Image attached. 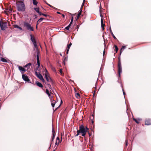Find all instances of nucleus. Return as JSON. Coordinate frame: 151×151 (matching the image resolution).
Segmentation results:
<instances>
[{
	"instance_id": "obj_1",
	"label": "nucleus",
	"mask_w": 151,
	"mask_h": 151,
	"mask_svg": "<svg viewBox=\"0 0 151 151\" xmlns=\"http://www.w3.org/2000/svg\"><path fill=\"white\" fill-rule=\"evenodd\" d=\"M89 129L87 127H85L83 125H81L79 127V129L77 131V134L76 137L78 136L80 133H82V136L84 137L87 132H88Z\"/></svg>"
},
{
	"instance_id": "obj_2",
	"label": "nucleus",
	"mask_w": 151,
	"mask_h": 151,
	"mask_svg": "<svg viewBox=\"0 0 151 151\" xmlns=\"http://www.w3.org/2000/svg\"><path fill=\"white\" fill-rule=\"evenodd\" d=\"M16 4H17V8L18 11L24 12L25 11V7L23 1L16 0Z\"/></svg>"
},
{
	"instance_id": "obj_3",
	"label": "nucleus",
	"mask_w": 151,
	"mask_h": 151,
	"mask_svg": "<svg viewBox=\"0 0 151 151\" xmlns=\"http://www.w3.org/2000/svg\"><path fill=\"white\" fill-rule=\"evenodd\" d=\"M118 76L120 78L121 76V74L122 72V66L121 62L120 60V57L119 56L118 58Z\"/></svg>"
},
{
	"instance_id": "obj_4",
	"label": "nucleus",
	"mask_w": 151,
	"mask_h": 151,
	"mask_svg": "<svg viewBox=\"0 0 151 151\" xmlns=\"http://www.w3.org/2000/svg\"><path fill=\"white\" fill-rule=\"evenodd\" d=\"M24 26L26 27L27 30L33 31L34 30V28L28 22H24Z\"/></svg>"
},
{
	"instance_id": "obj_5",
	"label": "nucleus",
	"mask_w": 151,
	"mask_h": 151,
	"mask_svg": "<svg viewBox=\"0 0 151 151\" xmlns=\"http://www.w3.org/2000/svg\"><path fill=\"white\" fill-rule=\"evenodd\" d=\"M0 26L2 30H4L7 27V24L6 22H3L2 20L0 21Z\"/></svg>"
},
{
	"instance_id": "obj_6",
	"label": "nucleus",
	"mask_w": 151,
	"mask_h": 151,
	"mask_svg": "<svg viewBox=\"0 0 151 151\" xmlns=\"http://www.w3.org/2000/svg\"><path fill=\"white\" fill-rule=\"evenodd\" d=\"M40 55V52L38 49H37V60L38 67H39L40 66L39 59V55Z\"/></svg>"
},
{
	"instance_id": "obj_7",
	"label": "nucleus",
	"mask_w": 151,
	"mask_h": 151,
	"mask_svg": "<svg viewBox=\"0 0 151 151\" xmlns=\"http://www.w3.org/2000/svg\"><path fill=\"white\" fill-rule=\"evenodd\" d=\"M35 74L36 76L42 81L44 82L45 81V80L42 76L40 73H38V72L35 71Z\"/></svg>"
},
{
	"instance_id": "obj_8",
	"label": "nucleus",
	"mask_w": 151,
	"mask_h": 151,
	"mask_svg": "<svg viewBox=\"0 0 151 151\" xmlns=\"http://www.w3.org/2000/svg\"><path fill=\"white\" fill-rule=\"evenodd\" d=\"M22 78L26 81L29 82V79L28 76L25 74L22 75Z\"/></svg>"
},
{
	"instance_id": "obj_9",
	"label": "nucleus",
	"mask_w": 151,
	"mask_h": 151,
	"mask_svg": "<svg viewBox=\"0 0 151 151\" xmlns=\"http://www.w3.org/2000/svg\"><path fill=\"white\" fill-rule=\"evenodd\" d=\"M45 78L48 82H50L53 83V82L51 78L48 76L47 74H45Z\"/></svg>"
},
{
	"instance_id": "obj_10",
	"label": "nucleus",
	"mask_w": 151,
	"mask_h": 151,
	"mask_svg": "<svg viewBox=\"0 0 151 151\" xmlns=\"http://www.w3.org/2000/svg\"><path fill=\"white\" fill-rule=\"evenodd\" d=\"M145 123L146 125H151V119L149 118L146 119L145 121Z\"/></svg>"
},
{
	"instance_id": "obj_11",
	"label": "nucleus",
	"mask_w": 151,
	"mask_h": 151,
	"mask_svg": "<svg viewBox=\"0 0 151 151\" xmlns=\"http://www.w3.org/2000/svg\"><path fill=\"white\" fill-rule=\"evenodd\" d=\"M19 69L20 71H21V73L22 74L24 73V72H25L27 70L25 69L24 68L22 67V66H19Z\"/></svg>"
},
{
	"instance_id": "obj_12",
	"label": "nucleus",
	"mask_w": 151,
	"mask_h": 151,
	"mask_svg": "<svg viewBox=\"0 0 151 151\" xmlns=\"http://www.w3.org/2000/svg\"><path fill=\"white\" fill-rule=\"evenodd\" d=\"M57 102V100L56 101L55 100H54V99H51V104L52 106L53 107H54L55 106V105L56 103Z\"/></svg>"
},
{
	"instance_id": "obj_13",
	"label": "nucleus",
	"mask_w": 151,
	"mask_h": 151,
	"mask_svg": "<svg viewBox=\"0 0 151 151\" xmlns=\"http://www.w3.org/2000/svg\"><path fill=\"white\" fill-rule=\"evenodd\" d=\"M52 139L51 140V142H52L53 141V140L55 137V130H54L53 128H52Z\"/></svg>"
},
{
	"instance_id": "obj_14",
	"label": "nucleus",
	"mask_w": 151,
	"mask_h": 151,
	"mask_svg": "<svg viewBox=\"0 0 151 151\" xmlns=\"http://www.w3.org/2000/svg\"><path fill=\"white\" fill-rule=\"evenodd\" d=\"M72 45V43L71 42H70L69 44H68L67 47V50H66V53L68 54V52L69 51V49L70 48V46Z\"/></svg>"
},
{
	"instance_id": "obj_15",
	"label": "nucleus",
	"mask_w": 151,
	"mask_h": 151,
	"mask_svg": "<svg viewBox=\"0 0 151 151\" xmlns=\"http://www.w3.org/2000/svg\"><path fill=\"white\" fill-rule=\"evenodd\" d=\"M101 27L102 29L103 30H104V27L105 26V24L104 23L103 20V19L101 18Z\"/></svg>"
},
{
	"instance_id": "obj_16",
	"label": "nucleus",
	"mask_w": 151,
	"mask_h": 151,
	"mask_svg": "<svg viewBox=\"0 0 151 151\" xmlns=\"http://www.w3.org/2000/svg\"><path fill=\"white\" fill-rule=\"evenodd\" d=\"M31 40L32 41L33 43L36 42V41L35 38L32 36V35H30Z\"/></svg>"
},
{
	"instance_id": "obj_17",
	"label": "nucleus",
	"mask_w": 151,
	"mask_h": 151,
	"mask_svg": "<svg viewBox=\"0 0 151 151\" xmlns=\"http://www.w3.org/2000/svg\"><path fill=\"white\" fill-rule=\"evenodd\" d=\"M35 83L38 86L42 88L43 87V86L41 83L38 81H36Z\"/></svg>"
},
{
	"instance_id": "obj_18",
	"label": "nucleus",
	"mask_w": 151,
	"mask_h": 151,
	"mask_svg": "<svg viewBox=\"0 0 151 151\" xmlns=\"http://www.w3.org/2000/svg\"><path fill=\"white\" fill-rule=\"evenodd\" d=\"M32 65V64L31 63H29L27 64H26L24 66V67L26 68L27 67V70L30 68V66Z\"/></svg>"
},
{
	"instance_id": "obj_19",
	"label": "nucleus",
	"mask_w": 151,
	"mask_h": 151,
	"mask_svg": "<svg viewBox=\"0 0 151 151\" xmlns=\"http://www.w3.org/2000/svg\"><path fill=\"white\" fill-rule=\"evenodd\" d=\"M0 60L3 62H7V60L2 57L0 58Z\"/></svg>"
},
{
	"instance_id": "obj_20",
	"label": "nucleus",
	"mask_w": 151,
	"mask_h": 151,
	"mask_svg": "<svg viewBox=\"0 0 151 151\" xmlns=\"http://www.w3.org/2000/svg\"><path fill=\"white\" fill-rule=\"evenodd\" d=\"M44 19L43 18H40L37 22V24H39L40 22H41Z\"/></svg>"
},
{
	"instance_id": "obj_21",
	"label": "nucleus",
	"mask_w": 151,
	"mask_h": 151,
	"mask_svg": "<svg viewBox=\"0 0 151 151\" xmlns=\"http://www.w3.org/2000/svg\"><path fill=\"white\" fill-rule=\"evenodd\" d=\"M13 26L14 28L19 29H20V30H22V29L21 27L19 26L18 25H16V24L14 25H13Z\"/></svg>"
},
{
	"instance_id": "obj_22",
	"label": "nucleus",
	"mask_w": 151,
	"mask_h": 151,
	"mask_svg": "<svg viewBox=\"0 0 151 151\" xmlns=\"http://www.w3.org/2000/svg\"><path fill=\"white\" fill-rule=\"evenodd\" d=\"M110 31L111 33V35L113 37V38L115 39H116V37H115V36L114 35V34H113V32H112V30H111V27H110Z\"/></svg>"
},
{
	"instance_id": "obj_23",
	"label": "nucleus",
	"mask_w": 151,
	"mask_h": 151,
	"mask_svg": "<svg viewBox=\"0 0 151 151\" xmlns=\"http://www.w3.org/2000/svg\"><path fill=\"white\" fill-rule=\"evenodd\" d=\"M126 48V46H122V47L121 48V50H120V55H121V53H122V51H123V50Z\"/></svg>"
},
{
	"instance_id": "obj_24",
	"label": "nucleus",
	"mask_w": 151,
	"mask_h": 151,
	"mask_svg": "<svg viewBox=\"0 0 151 151\" xmlns=\"http://www.w3.org/2000/svg\"><path fill=\"white\" fill-rule=\"evenodd\" d=\"M33 3L34 5H37V2L36 0H32Z\"/></svg>"
},
{
	"instance_id": "obj_25",
	"label": "nucleus",
	"mask_w": 151,
	"mask_h": 151,
	"mask_svg": "<svg viewBox=\"0 0 151 151\" xmlns=\"http://www.w3.org/2000/svg\"><path fill=\"white\" fill-rule=\"evenodd\" d=\"M46 93L47 94L49 97H50V94L48 90L47 89H46Z\"/></svg>"
},
{
	"instance_id": "obj_26",
	"label": "nucleus",
	"mask_w": 151,
	"mask_h": 151,
	"mask_svg": "<svg viewBox=\"0 0 151 151\" xmlns=\"http://www.w3.org/2000/svg\"><path fill=\"white\" fill-rule=\"evenodd\" d=\"M34 9L38 13L39 12L40 13L39 11V8H35Z\"/></svg>"
},
{
	"instance_id": "obj_27",
	"label": "nucleus",
	"mask_w": 151,
	"mask_h": 151,
	"mask_svg": "<svg viewBox=\"0 0 151 151\" xmlns=\"http://www.w3.org/2000/svg\"><path fill=\"white\" fill-rule=\"evenodd\" d=\"M76 96L77 99H79L80 97V94L79 93H77L76 94Z\"/></svg>"
},
{
	"instance_id": "obj_28",
	"label": "nucleus",
	"mask_w": 151,
	"mask_h": 151,
	"mask_svg": "<svg viewBox=\"0 0 151 151\" xmlns=\"http://www.w3.org/2000/svg\"><path fill=\"white\" fill-rule=\"evenodd\" d=\"M71 15L72 16V18H71V21L70 23H71V24H72V23L73 22V16L74 15V14H71Z\"/></svg>"
},
{
	"instance_id": "obj_29",
	"label": "nucleus",
	"mask_w": 151,
	"mask_h": 151,
	"mask_svg": "<svg viewBox=\"0 0 151 151\" xmlns=\"http://www.w3.org/2000/svg\"><path fill=\"white\" fill-rule=\"evenodd\" d=\"M114 47L115 48V51H116V53H117L118 51V47H117V46L116 45H114Z\"/></svg>"
},
{
	"instance_id": "obj_30",
	"label": "nucleus",
	"mask_w": 151,
	"mask_h": 151,
	"mask_svg": "<svg viewBox=\"0 0 151 151\" xmlns=\"http://www.w3.org/2000/svg\"><path fill=\"white\" fill-rule=\"evenodd\" d=\"M33 44L34 45L35 48H36L37 50V49H38L36 44V42L34 43Z\"/></svg>"
},
{
	"instance_id": "obj_31",
	"label": "nucleus",
	"mask_w": 151,
	"mask_h": 151,
	"mask_svg": "<svg viewBox=\"0 0 151 151\" xmlns=\"http://www.w3.org/2000/svg\"><path fill=\"white\" fill-rule=\"evenodd\" d=\"M133 120L136 123L138 124L139 123V120H138L136 119L135 118H133Z\"/></svg>"
},
{
	"instance_id": "obj_32",
	"label": "nucleus",
	"mask_w": 151,
	"mask_h": 151,
	"mask_svg": "<svg viewBox=\"0 0 151 151\" xmlns=\"http://www.w3.org/2000/svg\"><path fill=\"white\" fill-rule=\"evenodd\" d=\"M81 15L80 14H78V16L77 17H76V20H77L79 18Z\"/></svg>"
},
{
	"instance_id": "obj_33",
	"label": "nucleus",
	"mask_w": 151,
	"mask_h": 151,
	"mask_svg": "<svg viewBox=\"0 0 151 151\" xmlns=\"http://www.w3.org/2000/svg\"><path fill=\"white\" fill-rule=\"evenodd\" d=\"M8 12L9 13H10L12 12V9L10 8H9V9H8Z\"/></svg>"
},
{
	"instance_id": "obj_34",
	"label": "nucleus",
	"mask_w": 151,
	"mask_h": 151,
	"mask_svg": "<svg viewBox=\"0 0 151 151\" xmlns=\"http://www.w3.org/2000/svg\"><path fill=\"white\" fill-rule=\"evenodd\" d=\"M56 141H59V142H61V140L60 141V139L58 137H57Z\"/></svg>"
},
{
	"instance_id": "obj_35",
	"label": "nucleus",
	"mask_w": 151,
	"mask_h": 151,
	"mask_svg": "<svg viewBox=\"0 0 151 151\" xmlns=\"http://www.w3.org/2000/svg\"><path fill=\"white\" fill-rule=\"evenodd\" d=\"M82 7H81V8L80 10L79 11V12L78 14H80V15H81L82 12Z\"/></svg>"
},
{
	"instance_id": "obj_36",
	"label": "nucleus",
	"mask_w": 151,
	"mask_h": 151,
	"mask_svg": "<svg viewBox=\"0 0 151 151\" xmlns=\"http://www.w3.org/2000/svg\"><path fill=\"white\" fill-rule=\"evenodd\" d=\"M122 90L123 94L124 96H125V92L124 91V88H123V86H122Z\"/></svg>"
},
{
	"instance_id": "obj_37",
	"label": "nucleus",
	"mask_w": 151,
	"mask_h": 151,
	"mask_svg": "<svg viewBox=\"0 0 151 151\" xmlns=\"http://www.w3.org/2000/svg\"><path fill=\"white\" fill-rule=\"evenodd\" d=\"M60 142H59V141H56V142L55 143V145H58Z\"/></svg>"
},
{
	"instance_id": "obj_38",
	"label": "nucleus",
	"mask_w": 151,
	"mask_h": 151,
	"mask_svg": "<svg viewBox=\"0 0 151 151\" xmlns=\"http://www.w3.org/2000/svg\"><path fill=\"white\" fill-rule=\"evenodd\" d=\"M47 85H48V87L50 89H51L52 87H51V85L50 84H47Z\"/></svg>"
},
{
	"instance_id": "obj_39",
	"label": "nucleus",
	"mask_w": 151,
	"mask_h": 151,
	"mask_svg": "<svg viewBox=\"0 0 151 151\" xmlns=\"http://www.w3.org/2000/svg\"><path fill=\"white\" fill-rule=\"evenodd\" d=\"M60 73L61 74H63V71H62V69H60Z\"/></svg>"
},
{
	"instance_id": "obj_40",
	"label": "nucleus",
	"mask_w": 151,
	"mask_h": 151,
	"mask_svg": "<svg viewBox=\"0 0 151 151\" xmlns=\"http://www.w3.org/2000/svg\"><path fill=\"white\" fill-rule=\"evenodd\" d=\"M46 4H47L48 6H50V7H52V8H53V7H54V6H52V5H50V4H48L47 3H46Z\"/></svg>"
},
{
	"instance_id": "obj_41",
	"label": "nucleus",
	"mask_w": 151,
	"mask_h": 151,
	"mask_svg": "<svg viewBox=\"0 0 151 151\" xmlns=\"http://www.w3.org/2000/svg\"><path fill=\"white\" fill-rule=\"evenodd\" d=\"M68 60V57H65L64 58V60L65 61H67Z\"/></svg>"
},
{
	"instance_id": "obj_42",
	"label": "nucleus",
	"mask_w": 151,
	"mask_h": 151,
	"mask_svg": "<svg viewBox=\"0 0 151 151\" xmlns=\"http://www.w3.org/2000/svg\"><path fill=\"white\" fill-rule=\"evenodd\" d=\"M65 29L67 30H69V28L68 27V26L66 27H65Z\"/></svg>"
},
{
	"instance_id": "obj_43",
	"label": "nucleus",
	"mask_w": 151,
	"mask_h": 151,
	"mask_svg": "<svg viewBox=\"0 0 151 151\" xmlns=\"http://www.w3.org/2000/svg\"><path fill=\"white\" fill-rule=\"evenodd\" d=\"M38 14H39V15H43V13H42L41 12H40V13L39 12L38 13Z\"/></svg>"
},
{
	"instance_id": "obj_44",
	"label": "nucleus",
	"mask_w": 151,
	"mask_h": 151,
	"mask_svg": "<svg viewBox=\"0 0 151 151\" xmlns=\"http://www.w3.org/2000/svg\"><path fill=\"white\" fill-rule=\"evenodd\" d=\"M61 104H60V105H59L58 107H57V108H56V109H55V110H54V111H56V110H57L58 109V108L60 107V106Z\"/></svg>"
},
{
	"instance_id": "obj_45",
	"label": "nucleus",
	"mask_w": 151,
	"mask_h": 151,
	"mask_svg": "<svg viewBox=\"0 0 151 151\" xmlns=\"http://www.w3.org/2000/svg\"><path fill=\"white\" fill-rule=\"evenodd\" d=\"M125 143H126V146H127L128 145V142H127V140H126L125 141Z\"/></svg>"
},
{
	"instance_id": "obj_46",
	"label": "nucleus",
	"mask_w": 151,
	"mask_h": 151,
	"mask_svg": "<svg viewBox=\"0 0 151 151\" xmlns=\"http://www.w3.org/2000/svg\"><path fill=\"white\" fill-rule=\"evenodd\" d=\"M43 15L45 16L46 17H47L48 16V15H47L46 14H43Z\"/></svg>"
},
{
	"instance_id": "obj_47",
	"label": "nucleus",
	"mask_w": 151,
	"mask_h": 151,
	"mask_svg": "<svg viewBox=\"0 0 151 151\" xmlns=\"http://www.w3.org/2000/svg\"><path fill=\"white\" fill-rule=\"evenodd\" d=\"M71 24V23H70V24H69V25L68 26V27L69 28H70V26L71 25V24Z\"/></svg>"
},
{
	"instance_id": "obj_48",
	"label": "nucleus",
	"mask_w": 151,
	"mask_h": 151,
	"mask_svg": "<svg viewBox=\"0 0 151 151\" xmlns=\"http://www.w3.org/2000/svg\"><path fill=\"white\" fill-rule=\"evenodd\" d=\"M101 6L100 7V13L101 12Z\"/></svg>"
},
{
	"instance_id": "obj_49",
	"label": "nucleus",
	"mask_w": 151,
	"mask_h": 151,
	"mask_svg": "<svg viewBox=\"0 0 151 151\" xmlns=\"http://www.w3.org/2000/svg\"><path fill=\"white\" fill-rule=\"evenodd\" d=\"M38 24H37H37H36V29H37V27H38Z\"/></svg>"
},
{
	"instance_id": "obj_50",
	"label": "nucleus",
	"mask_w": 151,
	"mask_h": 151,
	"mask_svg": "<svg viewBox=\"0 0 151 151\" xmlns=\"http://www.w3.org/2000/svg\"><path fill=\"white\" fill-rule=\"evenodd\" d=\"M65 61H64V60H63V63L64 65H65Z\"/></svg>"
},
{
	"instance_id": "obj_51",
	"label": "nucleus",
	"mask_w": 151,
	"mask_h": 151,
	"mask_svg": "<svg viewBox=\"0 0 151 151\" xmlns=\"http://www.w3.org/2000/svg\"><path fill=\"white\" fill-rule=\"evenodd\" d=\"M51 101V99H52V96H51L50 95V97H49Z\"/></svg>"
},
{
	"instance_id": "obj_52",
	"label": "nucleus",
	"mask_w": 151,
	"mask_h": 151,
	"mask_svg": "<svg viewBox=\"0 0 151 151\" xmlns=\"http://www.w3.org/2000/svg\"><path fill=\"white\" fill-rule=\"evenodd\" d=\"M62 16L63 18H64L65 17L64 15L63 14H62Z\"/></svg>"
},
{
	"instance_id": "obj_53",
	"label": "nucleus",
	"mask_w": 151,
	"mask_h": 151,
	"mask_svg": "<svg viewBox=\"0 0 151 151\" xmlns=\"http://www.w3.org/2000/svg\"><path fill=\"white\" fill-rule=\"evenodd\" d=\"M57 13H58V14H61V13H60V12H57Z\"/></svg>"
},
{
	"instance_id": "obj_54",
	"label": "nucleus",
	"mask_w": 151,
	"mask_h": 151,
	"mask_svg": "<svg viewBox=\"0 0 151 151\" xmlns=\"http://www.w3.org/2000/svg\"><path fill=\"white\" fill-rule=\"evenodd\" d=\"M100 16H101V17H103V15L101 14Z\"/></svg>"
},
{
	"instance_id": "obj_55",
	"label": "nucleus",
	"mask_w": 151,
	"mask_h": 151,
	"mask_svg": "<svg viewBox=\"0 0 151 151\" xmlns=\"http://www.w3.org/2000/svg\"><path fill=\"white\" fill-rule=\"evenodd\" d=\"M92 121V124H93V122H94V121H93V120H92V121Z\"/></svg>"
},
{
	"instance_id": "obj_56",
	"label": "nucleus",
	"mask_w": 151,
	"mask_h": 151,
	"mask_svg": "<svg viewBox=\"0 0 151 151\" xmlns=\"http://www.w3.org/2000/svg\"><path fill=\"white\" fill-rule=\"evenodd\" d=\"M105 52V51L104 50V52H103V55H104V54Z\"/></svg>"
},
{
	"instance_id": "obj_57",
	"label": "nucleus",
	"mask_w": 151,
	"mask_h": 151,
	"mask_svg": "<svg viewBox=\"0 0 151 151\" xmlns=\"http://www.w3.org/2000/svg\"><path fill=\"white\" fill-rule=\"evenodd\" d=\"M63 103V102H62V100H61V104Z\"/></svg>"
},
{
	"instance_id": "obj_58",
	"label": "nucleus",
	"mask_w": 151,
	"mask_h": 151,
	"mask_svg": "<svg viewBox=\"0 0 151 151\" xmlns=\"http://www.w3.org/2000/svg\"><path fill=\"white\" fill-rule=\"evenodd\" d=\"M53 8L54 9H56V8H55V7H54L52 8Z\"/></svg>"
},
{
	"instance_id": "obj_59",
	"label": "nucleus",
	"mask_w": 151,
	"mask_h": 151,
	"mask_svg": "<svg viewBox=\"0 0 151 151\" xmlns=\"http://www.w3.org/2000/svg\"><path fill=\"white\" fill-rule=\"evenodd\" d=\"M85 0H83V3H84V2H85Z\"/></svg>"
},
{
	"instance_id": "obj_60",
	"label": "nucleus",
	"mask_w": 151,
	"mask_h": 151,
	"mask_svg": "<svg viewBox=\"0 0 151 151\" xmlns=\"http://www.w3.org/2000/svg\"><path fill=\"white\" fill-rule=\"evenodd\" d=\"M46 72L47 73V70L46 69Z\"/></svg>"
},
{
	"instance_id": "obj_61",
	"label": "nucleus",
	"mask_w": 151,
	"mask_h": 151,
	"mask_svg": "<svg viewBox=\"0 0 151 151\" xmlns=\"http://www.w3.org/2000/svg\"><path fill=\"white\" fill-rule=\"evenodd\" d=\"M50 93H52L51 92V91H50Z\"/></svg>"
},
{
	"instance_id": "obj_62",
	"label": "nucleus",
	"mask_w": 151,
	"mask_h": 151,
	"mask_svg": "<svg viewBox=\"0 0 151 151\" xmlns=\"http://www.w3.org/2000/svg\"><path fill=\"white\" fill-rule=\"evenodd\" d=\"M92 116H93V115H92Z\"/></svg>"
},
{
	"instance_id": "obj_63",
	"label": "nucleus",
	"mask_w": 151,
	"mask_h": 151,
	"mask_svg": "<svg viewBox=\"0 0 151 151\" xmlns=\"http://www.w3.org/2000/svg\"><path fill=\"white\" fill-rule=\"evenodd\" d=\"M37 68H39V67H38L37 66ZM37 69H38V68H37Z\"/></svg>"
},
{
	"instance_id": "obj_64",
	"label": "nucleus",
	"mask_w": 151,
	"mask_h": 151,
	"mask_svg": "<svg viewBox=\"0 0 151 151\" xmlns=\"http://www.w3.org/2000/svg\"><path fill=\"white\" fill-rule=\"evenodd\" d=\"M53 151H55V150H54Z\"/></svg>"
}]
</instances>
